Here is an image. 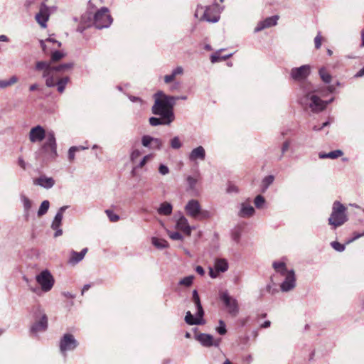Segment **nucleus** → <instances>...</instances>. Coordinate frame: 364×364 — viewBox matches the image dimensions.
<instances>
[{
    "instance_id": "f257e3e1",
    "label": "nucleus",
    "mask_w": 364,
    "mask_h": 364,
    "mask_svg": "<svg viewBox=\"0 0 364 364\" xmlns=\"http://www.w3.org/2000/svg\"><path fill=\"white\" fill-rule=\"evenodd\" d=\"M154 104L152 106V113L166 119V123H171L174 120L173 106L176 98L173 96L166 95L164 92H155L154 95Z\"/></svg>"
},
{
    "instance_id": "f03ea898",
    "label": "nucleus",
    "mask_w": 364,
    "mask_h": 364,
    "mask_svg": "<svg viewBox=\"0 0 364 364\" xmlns=\"http://www.w3.org/2000/svg\"><path fill=\"white\" fill-rule=\"evenodd\" d=\"M333 97L323 100L314 95V92H305L299 98V103L305 110L310 109L313 112H318L323 110L328 104L333 100Z\"/></svg>"
},
{
    "instance_id": "7ed1b4c3",
    "label": "nucleus",
    "mask_w": 364,
    "mask_h": 364,
    "mask_svg": "<svg viewBox=\"0 0 364 364\" xmlns=\"http://www.w3.org/2000/svg\"><path fill=\"white\" fill-rule=\"evenodd\" d=\"M346 208L340 201L336 200L333 203L332 212L328 218V224L336 229L348 221Z\"/></svg>"
},
{
    "instance_id": "20e7f679",
    "label": "nucleus",
    "mask_w": 364,
    "mask_h": 364,
    "mask_svg": "<svg viewBox=\"0 0 364 364\" xmlns=\"http://www.w3.org/2000/svg\"><path fill=\"white\" fill-rule=\"evenodd\" d=\"M35 321L31 325L30 332L33 336H38L39 333L45 332L48 328V317L44 311L36 306L33 310Z\"/></svg>"
},
{
    "instance_id": "39448f33",
    "label": "nucleus",
    "mask_w": 364,
    "mask_h": 364,
    "mask_svg": "<svg viewBox=\"0 0 364 364\" xmlns=\"http://www.w3.org/2000/svg\"><path fill=\"white\" fill-rule=\"evenodd\" d=\"M73 67V63H67L60 64L57 66L50 65V63L47 61H38L36 63L35 70L42 73V77H48L54 75L57 72H63L72 69Z\"/></svg>"
},
{
    "instance_id": "423d86ee",
    "label": "nucleus",
    "mask_w": 364,
    "mask_h": 364,
    "mask_svg": "<svg viewBox=\"0 0 364 364\" xmlns=\"http://www.w3.org/2000/svg\"><path fill=\"white\" fill-rule=\"evenodd\" d=\"M40 153L47 159H54L58 156L57 143L53 131L47 132L46 140L42 145Z\"/></svg>"
},
{
    "instance_id": "0eeeda50",
    "label": "nucleus",
    "mask_w": 364,
    "mask_h": 364,
    "mask_svg": "<svg viewBox=\"0 0 364 364\" xmlns=\"http://www.w3.org/2000/svg\"><path fill=\"white\" fill-rule=\"evenodd\" d=\"M184 208L187 215L195 219L207 218L209 216V213L203 210L199 201L196 199L188 200Z\"/></svg>"
},
{
    "instance_id": "6e6552de",
    "label": "nucleus",
    "mask_w": 364,
    "mask_h": 364,
    "mask_svg": "<svg viewBox=\"0 0 364 364\" xmlns=\"http://www.w3.org/2000/svg\"><path fill=\"white\" fill-rule=\"evenodd\" d=\"M112 22V18L106 7L99 9L94 16L93 24L97 29L108 28Z\"/></svg>"
},
{
    "instance_id": "1a4fd4ad",
    "label": "nucleus",
    "mask_w": 364,
    "mask_h": 364,
    "mask_svg": "<svg viewBox=\"0 0 364 364\" xmlns=\"http://www.w3.org/2000/svg\"><path fill=\"white\" fill-rule=\"evenodd\" d=\"M36 280L40 285L41 290L44 292L50 291L55 283L53 275L48 269L43 270L40 274H37Z\"/></svg>"
},
{
    "instance_id": "9d476101",
    "label": "nucleus",
    "mask_w": 364,
    "mask_h": 364,
    "mask_svg": "<svg viewBox=\"0 0 364 364\" xmlns=\"http://www.w3.org/2000/svg\"><path fill=\"white\" fill-rule=\"evenodd\" d=\"M77 346V341L75 338L74 336L70 333L64 334L59 342L60 351L64 356H66L68 351L74 350Z\"/></svg>"
},
{
    "instance_id": "9b49d317",
    "label": "nucleus",
    "mask_w": 364,
    "mask_h": 364,
    "mask_svg": "<svg viewBox=\"0 0 364 364\" xmlns=\"http://www.w3.org/2000/svg\"><path fill=\"white\" fill-rule=\"evenodd\" d=\"M220 299L224 304L228 312L232 316H236L239 313L238 302L236 299L231 296L229 293L225 291L220 294Z\"/></svg>"
},
{
    "instance_id": "f8f14e48",
    "label": "nucleus",
    "mask_w": 364,
    "mask_h": 364,
    "mask_svg": "<svg viewBox=\"0 0 364 364\" xmlns=\"http://www.w3.org/2000/svg\"><path fill=\"white\" fill-rule=\"evenodd\" d=\"M311 67L309 65H303L291 69L290 78L295 82H301L305 81L310 75Z\"/></svg>"
},
{
    "instance_id": "ddd939ff",
    "label": "nucleus",
    "mask_w": 364,
    "mask_h": 364,
    "mask_svg": "<svg viewBox=\"0 0 364 364\" xmlns=\"http://www.w3.org/2000/svg\"><path fill=\"white\" fill-rule=\"evenodd\" d=\"M55 6H48L45 3H42L40 7V11L36 15V21L43 28L46 27V22L48 20L50 12L55 10Z\"/></svg>"
},
{
    "instance_id": "4468645a",
    "label": "nucleus",
    "mask_w": 364,
    "mask_h": 364,
    "mask_svg": "<svg viewBox=\"0 0 364 364\" xmlns=\"http://www.w3.org/2000/svg\"><path fill=\"white\" fill-rule=\"evenodd\" d=\"M43 77L46 79V84L47 87H53L56 85L57 91H63L66 85L70 81V78L68 77H63L58 80L54 77V75Z\"/></svg>"
},
{
    "instance_id": "2eb2a0df",
    "label": "nucleus",
    "mask_w": 364,
    "mask_h": 364,
    "mask_svg": "<svg viewBox=\"0 0 364 364\" xmlns=\"http://www.w3.org/2000/svg\"><path fill=\"white\" fill-rule=\"evenodd\" d=\"M195 338L204 347H218L220 346L221 339L218 338L217 340H214L213 336L210 334L208 333H199L196 335Z\"/></svg>"
},
{
    "instance_id": "dca6fc26",
    "label": "nucleus",
    "mask_w": 364,
    "mask_h": 364,
    "mask_svg": "<svg viewBox=\"0 0 364 364\" xmlns=\"http://www.w3.org/2000/svg\"><path fill=\"white\" fill-rule=\"evenodd\" d=\"M285 279L280 284L281 291L283 292H288L296 287V276L293 269H290L287 273L284 275Z\"/></svg>"
},
{
    "instance_id": "f3484780",
    "label": "nucleus",
    "mask_w": 364,
    "mask_h": 364,
    "mask_svg": "<svg viewBox=\"0 0 364 364\" xmlns=\"http://www.w3.org/2000/svg\"><path fill=\"white\" fill-rule=\"evenodd\" d=\"M47 132L41 125L33 127L29 132V139L31 142H39L43 139H46Z\"/></svg>"
},
{
    "instance_id": "a211bd4d",
    "label": "nucleus",
    "mask_w": 364,
    "mask_h": 364,
    "mask_svg": "<svg viewBox=\"0 0 364 364\" xmlns=\"http://www.w3.org/2000/svg\"><path fill=\"white\" fill-rule=\"evenodd\" d=\"M279 16L275 15L273 16L267 17L263 21L258 22L257 26L255 28V32H259L265 28H270L277 24Z\"/></svg>"
},
{
    "instance_id": "6ab92c4d",
    "label": "nucleus",
    "mask_w": 364,
    "mask_h": 364,
    "mask_svg": "<svg viewBox=\"0 0 364 364\" xmlns=\"http://www.w3.org/2000/svg\"><path fill=\"white\" fill-rule=\"evenodd\" d=\"M255 214V210L247 202H243L240 204V210L237 213V215L240 218H248L252 217Z\"/></svg>"
},
{
    "instance_id": "aec40b11",
    "label": "nucleus",
    "mask_w": 364,
    "mask_h": 364,
    "mask_svg": "<svg viewBox=\"0 0 364 364\" xmlns=\"http://www.w3.org/2000/svg\"><path fill=\"white\" fill-rule=\"evenodd\" d=\"M205 150L203 146H198L191 150L188 155V159L192 162L198 160L204 161L205 159Z\"/></svg>"
},
{
    "instance_id": "412c9836",
    "label": "nucleus",
    "mask_w": 364,
    "mask_h": 364,
    "mask_svg": "<svg viewBox=\"0 0 364 364\" xmlns=\"http://www.w3.org/2000/svg\"><path fill=\"white\" fill-rule=\"evenodd\" d=\"M34 183L46 189H50L55 185V180L52 177H47L43 175L36 178L34 181Z\"/></svg>"
},
{
    "instance_id": "4be33fe9",
    "label": "nucleus",
    "mask_w": 364,
    "mask_h": 364,
    "mask_svg": "<svg viewBox=\"0 0 364 364\" xmlns=\"http://www.w3.org/2000/svg\"><path fill=\"white\" fill-rule=\"evenodd\" d=\"M176 228L188 235L191 233V228L190 227L186 218L180 213V216L176 221Z\"/></svg>"
},
{
    "instance_id": "5701e85b",
    "label": "nucleus",
    "mask_w": 364,
    "mask_h": 364,
    "mask_svg": "<svg viewBox=\"0 0 364 364\" xmlns=\"http://www.w3.org/2000/svg\"><path fill=\"white\" fill-rule=\"evenodd\" d=\"M185 321L188 325H201L205 323L203 316H199L198 311L196 314V316H194L191 311H187L185 316Z\"/></svg>"
},
{
    "instance_id": "b1692460",
    "label": "nucleus",
    "mask_w": 364,
    "mask_h": 364,
    "mask_svg": "<svg viewBox=\"0 0 364 364\" xmlns=\"http://www.w3.org/2000/svg\"><path fill=\"white\" fill-rule=\"evenodd\" d=\"M87 248H83L80 252L72 250L70 253V257L69 259V263L75 264L83 259L85 254L87 252Z\"/></svg>"
},
{
    "instance_id": "393cba45",
    "label": "nucleus",
    "mask_w": 364,
    "mask_h": 364,
    "mask_svg": "<svg viewBox=\"0 0 364 364\" xmlns=\"http://www.w3.org/2000/svg\"><path fill=\"white\" fill-rule=\"evenodd\" d=\"M192 301L195 304L198 315L199 316H204V311L203 309V306L201 305L200 299L198 295V293L197 290L194 289L192 293Z\"/></svg>"
},
{
    "instance_id": "a878e982",
    "label": "nucleus",
    "mask_w": 364,
    "mask_h": 364,
    "mask_svg": "<svg viewBox=\"0 0 364 364\" xmlns=\"http://www.w3.org/2000/svg\"><path fill=\"white\" fill-rule=\"evenodd\" d=\"M173 206L168 202H163L160 204L157 212L161 215L168 216L172 213Z\"/></svg>"
},
{
    "instance_id": "bb28decb",
    "label": "nucleus",
    "mask_w": 364,
    "mask_h": 364,
    "mask_svg": "<svg viewBox=\"0 0 364 364\" xmlns=\"http://www.w3.org/2000/svg\"><path fill=\"white\" fill-rule=\"evenodd\" d=\"M20 198L23 203L24 216L26 218H28L29 217L30 210L32 208V202L27 196L23 194L21 195Z\"/></svg>"
},
{
    "instance_id": "cd10ccee",
    "label": "nucleus",
    "mask_w": 364,
    "mask_h": 364,
    "mask_svg": "<svg viewBox=\"0 0 364 364\" xmlns=\"http://www.w3.org/2000/svg\"><path fill=\"white\" fill-rule=\"evenodd\" d=\"M274 176L273 175H268L264 177L261 181L260 184V191L262 193H265L269 187L274 183Z\"/></svg>"
},
{
    "instance_id": "c85d7f7f",
    "label": "nucleus",
    "mask_w": 364,
    "mask_h": 364,
    "mask_svg": "<svg viewBox=\"0 0 364 364\" xmlns=\"http://www.w3.org/2000/svg\"><path fill=\"white\" fill-rule=\"evenodd\" d=\"M274 270L281 275H285L289 270L287 269L286 263L283 261H274L272 263Z\"/></svg>"
},
{
    "instance_id": "c756f323",
    "label": "nucleus",
    "mask_w": 364,
    "mask_h": 364,
    "mask_svg": "<svg viewBox=\"0 0 364 364\" xmlns=\"http://www.w3.org/2000/svg\"><path fill=\"white\" fill-rule=\"evenodd\" d=\"M343 155V151L336 149L328 153H319L318 157L320 159H335Z\"/></svg>"
},
{
    "instance_id": "7c9ffc66",
    "label": "nucleus",
    "mask_w": 364,
    "mask_h": 364,
    "mask_svg": "<svg viewBox=\"0 0 364 364\" xmlns=\"http://www.w3.org/2000/svg\"><path fill=\"white\" fill-rule=\"evenodd\" d=\"M214 267L217 272H225L228 269V263L225 259H218L215 260Z\"/></svg>"
},
{
    "instance_id": "2f4dec72",
    "label": "nucleus",
    "mask_w": 364,
    "mask_h": 364,
    "mask_svg": "<svg viewBox=\"0 0 364 364\" xmlns=\"http://www.w3.org/2000/svg\"><path fill=\"white\" fill-rule=\"evenodd\" d=\"M65 55L66 53L62 50H54L51 53L50 60L47 62L50 63V65H52V63L62 60Z\"/></svg>"
},
{
    "instance_id": "473e14b6",
    "label": "nucleus",
    "mask_w": 364,
    "mask_h": 364,
    "mask_svg": "<svg viewBox=\"0 0 364 364\" xmlns=\"http://www.w3.org/2000/svg\"><path fill=\"white\" fill-rule=\"evenodd\" d=\"M151 243L154 246L160 250L166 248L168 246V243L166 240L156 237L151 238Z\"/></svg>"
},
{
    "instance_id": "72a5a7b5",
    "label": "nucleus",
    "mask_w": 364,
    "mask_h": 364,
    "mask_svg": "<svg viewBox=\"0 0 364 364\" xmlns=\"http://www.w3.org/2000/svg\"><path fill=\"white\" fill-rule=\"evenodd\" d=\"M291 142L292 141L290 139H287L282 143L281 146V154L278 156L277 159L278 161L282 160L284 154L289 149Z\"/></svg>"
},
{
    "instance_id": "f704fd0d",
    "label": "nucleus",
    "mask_w": 364,
    "mask_h": 364,
    "mask_svg": "<svg viewBox=\"0 0 364 364\" xmlns=\"http://www.w3.org/2000/svg\"><path fill=\"white\" fill-rule=\"evenodd\" d=\"M318 74L322 81L326 84H329L331 82V75L327 72L325 68H320Z\"/></svg>"
},
{
    "instance_id": "c9c22d12",
    "label": "nucleus",
    "mask_w": 364,
    "mask_h": 364,
    "mask_svg": "<svg viewBox=\"0 0 364 364\" xmlns=\"http://www.w3.org/2000/svg\"><path fill=\"white\" fill-rule=\"evenodd\" d=\"M149 124L151 125V126H158V125H161V124H164V125H169L171 123H166V118H162L160 119V118H158V117H151L149 118Z\"/></svg>"
},
{
    "instance_id": "e433bc0d",
    "label": "nucleus",
    "mask_w": 364,
    "mask_h": 364,
    "mask_svg": "<svg viewBox=\"0 0 364 364\" xmlns=\"http://www.w3.org/2000/svg\"><path fill=\"white\" fill-rule=\"evenodd\" d=\"M49 207H50L49 201L47 200H43L41 203V204L40 205V208H39V209L38 210V213H37L38 216L41 217L43 215H45L48 212V210L49 209Z\"/></svg>"
},
{
    "instance_id": "4c0bfd02",
    "label": "nucleus",
    "mask_w": 364,
    "mask_h": 364,
    "mask_svg": "<svg viewBox=\"0 0 364 364\" xmlns=\"http://www.w3.org/2000/svg\"><path fill=\"white\" fill-rule=\"evenodd\" d=\"M266 200L262 195H257L254 199V204L257 209H262L264 207Z\"/></svg>"
},
{
    "instance_id": "58836bf2",
    "label": "nucleus",
    "mask_w": 364,
    "mask_h": 364,
    "mask_svg": "<svg viewBox=\"0 0 364 364\" xmlns=\"http://www.w3.org/2000/svg\"><path fill=\"white\" fill-rule=\"evenodd\" d=\"M170 146L173 149H179L182 147L183 144L179 136H176L170 140Z\"/></svg>"
},
{
    "instance_id": "ea45409f",
    "label": "nucleus",
    "mask_w": 364,
    "mask_h": 364,
    "mask_svg": "<svg viewBox=\"0 0 364 364\" xmlns=\"http://www.w3.org/2000/svg\"><path fill=\"white\" fill-rule=\"evenodd\" d=\"M18 81V78L16 76H12L8 80H0V89H5L8 86L16 83Z\"/></svg>"
},
{
    "instance_id": "a19ab883",
    "label": "nucleus",
    "mask_w": 364,
    "mask_h": 364,
    "mask_svg": "<svg viewBox=\"0 0 364 364\" xmlns=\"http://www.w3.org/2000/svg\"><path fill=\"white\" fill-rule=\"evenodd\" d=\"M226 192L229 194H237L240 192L239 188L232 182H228L226 188Z\"/></svg>"
},
{
    "instance_id": "79ce46f5",
    "label": "nucleus",
    "mask_w": 364,
    "mask_h": 364,
    "mask_svg": "<svg viewBox=\"0 0 364 364\" xmlns=\"http://www.w3.org/2000/svg\"><path fill=\"white\" fill-rule=\"evenodd\" d=\"M69 208L68 205L60 207L56 213L53 220L62 222L64 212Z\"/></svg>"
},
{
    "instance_id": "37998d69",
    "label": "nucleus",
    "mask_w": 364,
    "mask_h": 364,
    "mask_svg": "<svg viewBox=\"0 0 364 364\" xmlns=\"http://www.w3.org/2000/svg\"><path fill=\"white\" fill-rule=\"evenodd\" d=\"M151 149H161L162 148V141L159 138L152 137Z\"/></svg>"
},
{
    "instance_id": "c03bdc74",
    "label": "nucleus",
    "mask_w": 364,
    "mask_h": 364,
    "mask_svg": "<svg viewBox=\"0 0 364 364\" xmlns=\"http://www.w3.org/2000/svg\"><path fill=\"white\" fill-rule=\"evenodd\" d=\"M218 323L219 326L215 328L216 331L221 336L225 335L227 333L225 323L223 320H220Z\"/></svg>"
},
{
    "instance_id": "a18cd8bd",
    "label": "nucleus",
    "mask_w": 364,
    "mask_h": 364,
    "mask_svg": "<svg viewBox=\"0 0 364 364\" xmlns=\"http://www.w3.org/2000/svg\"><path fill=\"white\" fill-rule=\"evenodd\" d=\"M193 279H194L193 276H192V275L188 276V277L183 278L182 279H181L180 282H178V284L180 285L189 287L192 284Z\"/></svg>"
},
{
    "instance_id": "49530a36",
    "label": "nucleus",
    "mask_w": 364,
    "mask_h": 364,
    "mask_svg": "<svg viewBox=\"0 0 364 364\" xmlns=\"http://www.w3.org/2000/svg\"><path fill=\"white\" fill-rule=\"evenodd\" d=\"M331 246L332 248H333L336 251L342 252L345 250L346 246L343 244H341L337 241H333L331 242Z\"/></svg>"
},
{
    "instance_id": "de8ad7c7",
    "label": "nucleus",
    "mask_w": 364,
    "mask_h": 364,
    "mask_svg": "<svg viewBox=\"0 0 364 364\" xmlns=\"http://www.w3.org/2000/svg\"><path fill=\"white\" fill-rule=\"evenodd\" d=\"M105 213L111 222H117L119 220V216L111 210H106Z\"/></svg>"
},
{
    "instance_id": "09e8293b",
    "label": "nucleus",
    "mask_w": 364,
    "mask_h": 364,
    "mask_svg": "<svg viewBox=\"0 0 364 364\" xmlns=\"http://www.w3.org/2000/svg\"><path fill=\"white\" fill-rule=\"evenodd\" d=\"M169 237L173 240H182L183 239L182 235L178 232L168 231Z\"/></svg>"
},
{
    "instance_id": "8fccbe9b",
    "label": "nucleus",
    "mask_w": 364,
    "mask_h": 364,
    "mask_svg": "<svg viewBox=\"0 0 364 364\" xmlns=\"http://www.w3.org/2000/svg\"><path fill=\"white\" fill-rule=\"evenodd\" d=\"M152 140V136L149 135H144L141 138V144L145 147H149L151 146Z\"/></svg>"
},
{
    "instance_id": "3c124183",
    "label": "nucleus",
    "mask_w": 364,
    "mask_h": 364,
    "mask_svg": "<svg viewBox=\"0 0 364 364\" xmlns=\"http://www.w3.org/2000/svg\"><path fill=\"white\" fill-rule=\"evenodd\" d=\"M187 183L188 185V188L190 190H193V189H195L196 185L197 183V180L196 178H194L193 177L188 176L187 177Z\"/></svg>"
},
{
    "instance_id": "603ef678",
    "label": "nucleus",
    "mask_w": 364,
    "mask_h": 364,
    "mask_svg": "<svg viewBox=\"0 0 364 364\" xmlns=\"http://www.w3.org/2000/svg\"><path fill=\"white\" fill-rule=\"evenodd\" d=\"M240 237L241 232L239 230H235L231 233V238L236 243H238L240 242Z\"/></svg>"
},
{
    "instance_id": "864d4df0",
    "label": "nucleus",
    "mask_w": 364,
    "mask_h": 364,
    "mask_svg": "<svg viewBox=\"0 0 364 364\" xmlns=\"http://www.w3.org/2000/svg\"><path fill=\"white\" fill-rule=\"evenodd\" d=\"M322 43V36L321 33L318 32L316 36L314 38V44L316 49H319Z\"/></svg>"
},
{
    "instance_id": "5fc2aeb1",
    "label": "nucleus",
    "mask_w": 364,
    "mask_h": 364,
    "mask_svg": "<svg viewBox=\"0 0 364 364\" xmlns=\"http://www.w3.org/2000/svg\"><path fill=\"white\" fill-rule=\"evenodd\" d=\"M76 149V146H73L68 150V159L70 162H73L75 159V154L77 152Z\"/></svg>"
},
{
    "instance_id": "6e6d98bb",
    "label": "nucleus",
    "mask_w": 364,
    "mask_h": 364,
    "mask_svg": "<svg viewBox=\"0 0 364 364\" xmlns=\"http://www.w3.org/2000/svg\"><path fill=\"white\" fill-rule=\"evenodd\" d=\"M159 171L161 175H166L169 173V168L164 164H160L159 167Z\"/></svg>"
},
{
    "instance_id": "4d7b16f0",
    "label": "nucleus",
    "mask_w": 364,
    "mask_h": 364,
    "mask_svg": "<svg viewBox=\"0 0 364 364\" xmlns=\"http://www.w3.org/2000/svg\"><path fill=\"white\" fill-rule=\"evenodd\" d=\"M364 236V231L362 232V233H358V232H354L353 233V237L351 238V239H349L347 242V243H350L358 239H359L360 237Z\"/></svg>"
},
{
    "instance_id": "13d9d810",
    "label": "nucleus",
    "mask_w": 364,
    "mask_h": 364,
    "mask_svg": "<svg viewBox=\"0 0 364 364\" xmlns=\"http://www.w3.org/2000/svg\"><path fill=\"white\" fill-rule=\"evenodd\" d=\"M172 73L176 77L182 75L183 74V68L181 66H178L173 70Z\"/></svg>"
},
{
    "instance_id": "bf43d9fd",
    "label": "nucleus",
    "mask_w": 364,
    "mask_h": 364,
    "mask_svg": "<svg viewBox=\"0 0 364 364\" xmlns=\"http://www.w3.org/2000/svg\"><path fill=\"white\" fill-rule=\"evenodd\" d=\"M176 77L173 75V73H171L170 75H165L164 79L166 83H170L173 82Z\"/></svg>"
},
{
    "instance_id": "052dcab7",
    "label": "nucleus",
    "mask_w": 364,
    "mask_h": 364,
    "mask_svg": "<svg viewBox=\"0 0 364 364\" xmlns=\"http://www.w3.org/2000/svg\"><path fill=\"white\" fill-rule=\"evenodd\" d=\"M62 222L53 220L50 228L53 229L61 228Z\"/></svg>"
},
{
    "instance_id": "680f3d73",
    "label": "nucleus",
    "mask_w": 364,
    "mask_h": 364,
    "mask_svg": "<svg viewBox=\"0 0 364 364\" xmlns=\"http://www.w3.org/2000/svg\"><path fill=\"white\" fill-rule=\"evenodd\" d=\"M18 164L23 169H26V162L24 161V160H23V159L22 157H18Z\"/></svg>"
},
{
    "instance_id": "e2e57ef3",
    "label": "nucleus",
    "mask_w": 364,
    "mask_h": 364,
    "mask_svg": "<svg viewBox=\"0 0 364 364\" xmlns=\"http://www.w3.org/2000/svg\"><path fill=\"white\" fill-rule=\"evenodd\" d=\"M129 99L134 103H141V100L139 97H135L132 95H128Z\"/></svg>"
},
{
    "instance_id": "0e129e2a",
    "label": "nucleus",
    "mask_w": 364,
    "mask_h": 364,
    "mask_svg": "<svg viewBox=\"0 0 364 364\" xmlns=\"http://www.w3.org/2000/svg\"><path fill=\"white\" fill-rule=\"evenodd\" d=\"M46 43H48V42L46 41V40L40 41L41 47L43 51L44 52V53H47V52H48Z\"/></svg>"
},
{
    "instance_id": "69168bd1",
    "label": "nucleus",
    "mask_w": 364,
    "mask_h": 364,
    "mask_svg": "<svg viewBox=\"0 0 364 364\" xmlns=\"http://www.w3.org/2000/svg\"><path fill=\"white\" fill-rule=\"evenodd\" d=\"M46 41H47L48 43H56L58 48L61 47V45H62L60 42H59L53 38H48L46 39Z\"/></svg>"
},
{
    "instance_id": "338daca9",
    "label": "nucleus",
    "mask_w": 364,
    "mask_h": 364,
    "mask_svg": "<svg viewBox=\"0 0 364 364\" xmlns=\"http://www.w3.org/2000/svg\"><path fill=\"white\" fill-rule=\"evenodd\" d=\"M196 272L201 276L204 275L205 274V270L201 266H197L196 267Z\"/></svg>"
},
{
    "instance_id": "774afa93",
    "label": "nucleus",
    "mask_w": 364,
    "mask_h": 364,
    "mask_svg": "<svg viewBox=\"0 0 364 364\" xmlns=\"http://www.w3.org/2000/svg\"><path fill=\"white\" fill-rule=\"evenodd\" d=\"M140 155V151L139 150H134L132 151V154H131V159L132 161L134 160L135 158H136L137 156H139Z\"/></svg>"
}]
</instances>
